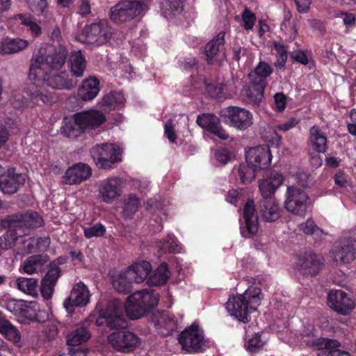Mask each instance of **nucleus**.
I'll return each instance as SVG.
<instances>
[{"mask_svg":"<svg viewBox=\"0 0 356 356\" xmlns=\"http://www.w3.org/2000/svg\"><path fill=\"white\" fill-rule=\"evenodd\" d=\"M145 314H149L148 319L163 335L177 329L178 322L173 313H99L95 323L97 326H106L111 330L122 329L109 334L108 341L116 350L131 353L140 345V339L134 332L125 330L128 320L140 319Z\"/></svg>","mask_w":356,"mask_h":356,"instance_id":"1","label":"nucleus"},{"mask_svg":"<svg viewBox=\"0 0 356 356\" xmlns=\"http://www.w3.org/2000/svg\"><path fill=\"white\" fill-rule=\"evenodd\" d=\"M30 81H32V84L27 92L31 101L38 105L50 104L53 102V97L44 92L42 87L45 85L56 90H71L76 85L65 72L59 74L42 72V75H39L37 79Z\"/></svg>","mask_w":356,"mask_h":356,"instance_id":"2","label":"nucleus"},{"mask_svg":"<svg viewBox=\"0 0 356 356\" xmlns=\"http://www.w3.org/2000/svg\"><path fill=\"white\" fill-rule=\"evenodd\" d=\"M68 52L64 46L50 47L47 54L42 50L38 54H34L31 60L29 68V79H35L39 75H42L45 68L52 70L60 69L66 62Z\"/></svg>","mask_w":356,"mask_h":356,"instance_id":"3","label":"nucleus"},{"mask_svg":"<svg viewBox=\"0 0 356 356\" xmlns=\"http://www.w3.org/2000/svg\"><path fill=\"white\" fill-rule=\"evenodd\" d=\"M147 10V6L144 1L123 0L110 8L109 17L115 24H122L143 16Z\"/></svg>","mask_w":356,"mask_h":356,"instance_id":"4","label":"nucleus"},{"mask_svg":"<svg viewBox=\"0 0 356 356\" xmlns=\"http://www.w3.org/2000/svg\"><path fill=\"white\" fill-rule=\"evenodd\" d=\"M178 339L182 349L191 354L204 353L209 347V341L197 321L185 328L179 334Z\"/></svg>","mask_w":356,"mask_h":356,"instance_id":"5","label":"nucleus"},{"mask_svg":"<svg viewBox=\"0 0 356 356\" xmlns=\"http://www.w3.org/2000/svg\"><path fill=\"white\" fill-rule=\"evenodd\" d=\"M263 298L260 288L250 286L243 294L230 296L226 309L227 312H255Z\"/></svg>","mask_w":356,"mask_h":356,"instance_id":"6","label":"nucleus"},{"mask_svg":"<svg viewBox=\"0 0 356 356\" xmlns=\"http://www.w3.org/2000/svg\"><path fill=\"white\" fill-rule=\"evenodd\" d=\"M42 217L36 211L29 210L8 216L2 220V225L8 229H18L24 235L26 231L36 229L43 225Z\"/></svg>","mask_w":356,"mask_h":356,"instance_id":"7","label":"nucleus"},{"mask_svg":"<svg viewBox=\"0 0 356 356\" xmlns=\"http://www.w3.org/2000/svg\"><path fill=\"white\" fill-rule=\"evenodd\" d=\"M90 154L97 166L103 169H110L121 161V149L114 144L97 145L91 149Z\"/></svg>","mask_w":356,"mask_h":356,"instance_id":"8","label":"nucleus"},{"mask_svg":"<svg viewBox=\"0 0 356 356\" xmlns=\"http://www.w3.org/2000/svg\"><path fill=\"white\" fill-rule=\"evenodd\" d=\"M309 200L308 195L302 189L288 186L284 207L290 213L303 216L307 211Z\"/></svg>","mask_w":356,"mask_h":356,"instance_id":"9","label":"nucleus"},{"mask_svg":"<svg viewBox=\"0 0 356 356\" xmlns=\"http://www.w3.org/2000/svg\"><path fill=\"white\" fill-rule=\"evenodd\" d=\"M83 34L87 43L99 46L108 42L112 33L108 21L101 19L86 25Z\"/></svg>","mask_w":356,"mask_h":356,"instance_id":"10","label":"nucleus"},{"mask_svg":"<svg viewBox=\"0 0 356 356\" xmlns=\"http://www.w3.org/2000/svg\"><path fill=\"white\" fill-rule=\"evenodd\" d=\"M226 115L227 123L238 130H246L253 124L252 113L244 108L230 106L227 108Z\"/></svg>","mask_w":356,"mask_h":356,"instance_id":"11","label":"nucleus"},{"mask_svg":"<svg viewBox=\"0 0 356 356\" xmlns=\"http://www.w3.org/2000/svg\"><path fill=\"white\" fill-rule=\"evenodd\" d=\"M225 35V32H220L206 44L204 54L208 64L211 65L214 63H218L220 65L222 61L225 58L224 49Z\"/></svg>","mask_w":356,"mask_h":356,"instance_id":"12","label":"nucleus"},{"mask_svg":"<svg viewBox=\"0 0 356 356\" xmlns=\"http://www.w3.org/2000/svg\"><path fill=\"white\" fill-rule=\"evenodd\" d=\"M247 163L257 170L267 167L271 162L272 155L269 146L261 145L251 148L246 152Z\"/></svg>","mask_w":356,"mask_h":356,"instance_id":"13","label":"nucleus"},{"mask_svg":"<svg viewBox=\"0 0 356 356\" xmlns=\"http://www.w3.org/2000/svg\"><path fill=\"white\" fill-rule=\"evenodd\" d=\"M90 300V294L86 286L81 282L75 284L67 298L63 306L67 311L74 310L76 307L86 306Z\"/></svg>","mask_w":356,"mask_h":356,"instance_id":"14","label":"nucleus"},{"mask_svg":"<svg viewBox=\"0 0 356 356\" xmlns=\"http://www.w3.org/2000/svg\"><path fill=\"white\" fill-rule=\"evenodd\" d=\"M297 265L298 270L303 275L315 276L323 265V258L312 252L305 253L299 258Z\"/></svg>","mask_w":356,"mask_h":356,"instance_id":"15","label":"nucleus"},{"mask_svg":"<svg viewBox=\"0 0 356 356\" xmlns=\"http://www.w3.org/2000/svg\"><path fill=\"white\" fill-rule=\"evenodd\" d=\"M259 215L252 200H248L243 209L245 225L241 227V232L243 237L250 238L258 230L257 219Z\"/></svg>","mask_w":356,"mask_h":356,"instance_id":"16","label":"nucleus"},{"mask_svg":"<svg viewBox=\"0 0 356 356\" xmlns=\"http://www.w3.org/2000/svg\"><path fill=\"white\" fill-rule=\"evenodd\" d=\"M327 304L334 312H348L355 308V301L341 290H332L327 294Z\"/></svg>","mask_w":356,"mask_h":356,"instance_id":"17","label":"nucleus"},{"mask_svg":"<svg viewBox=\"0 0 356 356\" xmlns=\"http://www.w3.org/2000/svg\"><path fill=\"white\" fill-rule=\"evenodd\" d=\"M25 182V177L15 170L8 169V171L0 176V188L5 194L15 193L20 186Z\"/></svg>","mask_w":356,"mask_h":356,"instance_id":"18","label":"nucleus"},{"mask_svg":"<svg viewBox=\"0 0 356 356\" xmlns=\"http://www.w3.org/2000/svg\"><path fill=\"white\" fill-rule=\"evenodd\" d=\"M280 209L275 198L260 199L257 203V213L266 222H273L280 216Z\"/></svg>","mask_w":356,"mask_h":356,"instance_id":"19","label":"nucleus"},{"mask_svg":"<svg viewBox=\"0 0 356 356\" xmlns=\"http://www.w3.org/2000/svg\"><path fill=\"white\" fill-rule=\"evenodd\" d=\"M120 179L110 177L103 180L99 184V191L103 202L111 203L120 195Z\"/></svg>","mask_w":356,"mask_h":356,"instance_id":"20","label":"nucleus"},{"mask_svg":"<svg viewBox=\"0 0 356 356\" xmlns=\"http://www.w3.org/2000/svg\"><path fill=\"white\" fill-rule=\"evenodd\" d=\"M92 170L86 164L78 163L68 168L65 174L66 184H76L86 180L91 176Z\"/></svg>","mask_w":356,"mask_h":356,"instance_id":"21","label":"nucleus"},{"mask_svg":"<svg viewBox=\"0 0 356 356\" xmlns=\"http://www.w3.org/2000/svg\"><path fill=\"white\" fill-rule=\"evenodd\" d=\"M105 120V115L99 111H89L76 114V121L84 129L97 127Z\"/></svg>","mask_w":356,"mask_h":356,"instance_id":"22","label":"nucleus"},{"mask_svg":"<svg viewBox=\"0 0 356 356\" xmlns=\"http://www.w3.org/2000/svg\"><path fill=\"white\" fill-rule=\"evenodd\" d=\"M317 350H326L325 356H350V353L339 349L341 343L336 339L321 337L313 342Z\"/></svg>","mask_w":356,"mask_h":356,"instance_id":"23","label":"nucleus"},{"mask_svg":"<svg viewBox=\"0 0 356 356\" xmlns=\"http://www.w3.org/2000/svg\"><path fill=\"white\" fill-rule=\"evenodd\" d=\"M152 270L149 262L141 261L129 266L126 270L127 277L134 283L139 284L145 281Z\"/></svg>","mask_w":356,"mask_h":356,"instance_id":"24","label":"nucleus"},{"mask_svg":"<svg viewBox=\"0 0 356 356\" xmlns=\"http://www.w3.org/2000/svg\"><path fill=\"white\" fill-rule=\"evenodd\" d=\"M249 80V84L243 89L242 94L247 97L249 102L259 104L264 97V90L266 85L262 81L259 82V80Z\"/></svg>","mask_w":356,"mask_h":356,"instance_id":"25","label":"nucleus"},{"mask_svg":"<svg viewBox=\"0 0 356 356\" xmlns=\"http://www.w3.org/2000/svg\"><path fill=\"white\" fill-rule=\"evenodd\" d=\"M49 257L47 255L35 254L29 257L22 264L24 273L31 275L35 273L42 272L47 266Z\"/></svg>","mask_w":356,"mask_h":356,"instance_id":"26","label":"nucleus"},{"mask_svg":"<svg viewBox=\"0 0 356 356\" xmlns=\"http://www.w3.org/2000/svg\"><path fill=\"white\" fill-rule=\"evenodd\" d=\"M333 262L336 266L348 264L355 258V250L353 245L346 244L341 246H335L332 251Z\"/></svg>","mask_w":356,"mask_h":356,"instance_id":"27","label":"nucleus"},{"mask_svg":"<svg viewBox=\"0 0 356 356\" xmlns=\"http://www.w3.org/2000/svg\"><path fill=\"white\" fill-rule=\"evenodd\" d=\"M99 82L96 78H90L83 81L78 90V96L83 101L93 99L99 92Z\"/></svg>","mask_w":356,"mask_h":356,"instance_id":"28","label":"nucleus"},{"mask_svg":"<svg viewBox=\"0 0 356 356\" xmlns=\"http://www.w3.org/2000/svg\"><path fill=\"white\" fill-rule=\"evenodd\" d=\"M29 45V41L19 38H3L0 42V52L11 54L25 49Z\"/></svg>","mask_w":356,"mask_h":356,"instance_id":"29","label":"nucleus"},{"mask_svg":"<svg viewBox=\"0 0 356 356\" xmlns=\"http://www.w3.org/2000/svg\"><path fill=\"white\" fill-rule=\"evenodd\" d=\"M327 137L321 131L318 126H313L309 129V142L312 149L318 153H324L327 149Z\"/></svg>","mask_w":356,"mask_h":356,"instance_id":"30","label":"nucleus"},{"mask_svg":"<svg viewBox=\"0 0 356 356\" xmlns=\"http://www.w3.org/2000/svg\"><path fill=\"white\" fill-rule=\"evenodd\" d=\"M90 337L91 334L87 328L79 327L67 334V343L72 346L71 348H76L77 351H83L79 345L87 341Z\"/></svg>","mask_w":356,"mask_h":356,"instance_id":"31","label":"nucleus"},{"mask_svg":"<svg viewBox=\"0 0 356 356\" xmlns=\"http://www.w3.org/2000/svg\"><path fill=\"white\" fill-rule=\"evenodd\" d=\"M69 63L72 74L76 77H81L86 67V61L81 51L71 53Z\"/></svg>","mask_w":356,"mask_h":356,"instance_id":"32","label":"nucleus"},{"mask_svg":"<svg viewBox=\"0 0 356 356\" xmlns=\"http://www.w3.org/2000/svg\"><path fill=\"white\" fill-rule=\"evenodd\" d=\"M0 334L13 343H18L21 340L19 331L3 317H0Z\"/></svg>","mask_w":356,"mask_h":356,"instance_id":"33","label":"nucleus"},{"mask_svg":"<svg viewBox=\"0 0 356 356\" xmlns=\"http://www.w3.org/2000/svg\"><path fill=\"white\" fill-rule=\"evenodd\" d=\"M170 277L167 264H161L147 280L149 286H161L166 283Z\"/></svg>","mask_w":356,"mask_h":356,"instance_id":"34","label":"nucleus"},{"mask_svg":"<svg viewBox=\"0 0 356 356\" xmlns=\"http://www.w3.org/2000/svg\"><path fill=\"white\" fill-rule=\"evenodd\" d=\"M261 337V333L260 332L254 333L251 335L246 334L244 344L246 350L250 353H259L266 343L265 341H262Z\"/></svg>","mask_w":356,"mask_h":356,"instance_id":"35","label":"nucleus"},{"mask_svg":"<svg viewBox=\"0 0 356 356\" xmlns=\"http://www.w3.org/2000/svg\"><path fill=\"white\" fill-rule=\"evenodd\" d=\"M24 236L18 229H8V230L0 237V246L3 250L11 249L16 241Z\"/></svg>","mask_w":356,"mask_h":356,"instance_id":"36","label":"nucleus"},{"mask_svg":"<svg viewBox=\"0 0 356 356\" xmlns=\"http://www.w3.org/2000/svg\"><path fill=\"white\" fill-rule=\"evenodd\" d=\"M273 72L272 67L265 62H260L254 70L250 72L248 74L249 79L259 80L265 82L267 85L266 78L269 76Z\"/></svg>","mask_w":356,"mask_h":356,"instance_id":"37","label":"nucleus"},{"mask_svg":"<svg viewBox=\"0 0 356 356\" xmlns=\"http://www.w3.org/2000/svg\"><path fill=\"white\" fill-rule=\"evenodd\" d=\"M123 204L122 213L126 218H131L140 206L139 199L134 195H129L125 197Z\"/></svg>","mask_w":356,"mask_h":356,"instance_id":"38","label":"nucleus"},{"mask_svg":"<svg viewBox=\"0 0 356 356\" xmlns=\"http://www.w3.org/2000/svg\"><path fill=\"white\" fill-rule=\"evenodd\" d=\"M132 283L134 282L127 277V273L124 271L113 279L112 285L118 293L127 294L132 291Z\"/></svg>","mask_w":356,"mask_h":356,"instance_id":"39","label":"nucleus"},{"mask_svg":"<svg viewBox=\"0 0 356 356\" xmlns=\"http://www.w3.org/2000/svg\"><path fill=\"white\" fill-rule=\"evenodd\" d=\"M144 290L138 291L129 296L126 302V312H142Z\"/></svg>","mask_w":356,"mask_h":356,"instance_id":"40","label":"nucleus"},{"mask_svg":"<svg viewBox=\"0 0 356 356\" xmlns=\"http://www.w3.org/2000/svg\"><path fill=\"white\" fill-rule=\"evenodd\" d=\"M19 321L24 324H29L31 322L43 323L47 321L49 314L53 313H17Z\"/></svg>","mask_w":356,"mask_h":356,"instance_id":"41","label":"nucleus"},{"mask_svg":"<svg viewBox=\"0 0 356 356\" xmlns=\"http://www.w3.org/2000/svg\"><path fill=\"white\" fill-rule=\"evenodd\" d=\"M184 1L185 0H162L161 8L166 16L175 15L182 10Z\"/></svg>","mask_w":356,"mask_h":356,"instance_id":"42","label":"nucleus"},{"mask_svg":"<svg viewBox=\"0 0 356 356\" xmlns=\"http://www.w3.org/2000/svg\"><path fill=\"white\" fill-rule=\"evenodd\" d=\"M124 98L122 93L111 92L105 95L102 101V105L108 106L114 109L120 108L124 105Z\"/></svg>","mask_w":356,"mask_h":356,"instance_id":"43","label":"nucleus"},{"mask_svg":"<svg viewBox=\"0 0 356 356\" xmlns=\"http://www.w3.org/2000/svg\"><path fill=\"white\" fill-rule=\"evenodd\" d=\"M257 170L247 163H241L238 168V177L241 183H250L255 178Z\"/></svg>","mask_w":356,"mask_h":356,"instance_id":"44","label":"nucleus"},{"mask_svg":"<svg viewBox=\"0 0 356 356\" xmlns=\"http://www.w3.org/2000/svg\"><path fill=\"white\" fill-rule=\"evenodd\" d=\"M299 229L305 234L312 236L314 239L320 238L323 234V230L318 227L312 219H307L299 225Z\"/></svg>","mask_w":356,"mask_h":356,"instance_id":"45","label":"nucleus"},{"mask_svg":"<svg viewBox=\"0 0 356 356\" xmlns=\"http://www.w3.org/2000/svg\"><path fill=\"white\" fill-rule=\"evenodd\" d=\"M219 121L220 120L217 116L209 113L199 115L196 120L200 127L206 129L209 132L215 129L216 124H219Z\"/></svg>","mask_w":356,"mask_h":356,"instance_id":"46","label":"nucleus"},{"mask_svg":"<svg viewBox=\"0 0 356 356\" xmlns=\"http://www.w3.org/2000/svg\"><path fill=\"white\" fill-rule=\"evenodd\" d=\"M16 283L18 289L26 293L31 295L36 292L38 281L35 279L19 277Z\"/></svg>","mask_w":356,"mask_h":356,"instance_id":"47","label":"nucleus"},{"mask_svg":"<svg viewBox=\"0 0 356 356\" xmlns=\"http://www.w3.org/2000/svg\"><path fill=\"white\" fill-rule=\"evenodd\" d=\"M159 248V250L164 253H177L180 251L181 249L175 236L172 234L168 235L167 239L160 243Z\"/></svg>","mask_w":356,"mask_h":356,"instance_id":"48","label":"nucleus"},{"mask_svg":"<svg viewBox=\"0 0 356 356\" xmlns=\"http://www.w3.org/2000/svg\"><path fill=\"white\" fill-rule=\"evenodd\" d=\"M143 308L142 312H149V309L154 307L159 302L158 293L154 291L144 290Z\"/></svg>","mask_w":356,"mask_h":356,"instance_id":"49","label":"nucleus"},{"mask_svg":"<svg viewBox=\"0 0 356 356\" xmlns=\"http://www.w3.org/2000/svg\"><path fill=\"white\" fill-rule=\"evenodd\" d=\"M83 129L84 128L81 127L78 122L76 121L75 117L74 122H70L65 124L63 127V133L68 138H76L81 134Z\"/></svg>","mask_w":356,"mask_h":356,"instance_id":"50","label":"nucleus"},{"mask_svg":"<svg viewBox=\"0 0 356 356\" xmlns=\"http://www.w3.org/2000/svg\"><path fill=\"white\" fill-rule=\"evenodd\" d=\"M259 187L261 195V199L275 198L274 193L279 188L278 186H274L272 182H269L265 179H262L259 182Z\"/></svg>","mask_w":356,"mask_h":356,"instance_id":"51","label":"nucleus"},{"mask_svg":"<svg viewBox=\"0 0 356 356\" xmlns=\"http://www.w3.org/2000/svg\"><path fill=\"white\" fill-rule=\"evenodd\" d=\"M84 236L87 238L102 236L106 232L105 227L101 223L86 226L83 228Z\"/></svg>","mask_w":356,"mask_h":356,"instance_id":"52","label":"nucleus"},{"mask_svg":"<svg viewBox=\"0 0 356 356\" xmlns=\"http://www.w3.org/2000/svg\"><path fill=\"white\" fill-rule=\"evenodd\" d=\"M30 9L37 15H42L48 8L47 0H26Z\"/></svg>","mask_w":356,"mask_h":356,"instance_id":"53","label":"nucleus"},{"mask_svg":"<svg viewBox=\"0 0 356 356\" xmlns=\"http://www.w3.org/2000/svg\"><path fill=\"white\" fill-rule=\"evenodd\" d=\"M265 179L272 182L275 186L280 187L283 181V176L277 171L272 169H268L265 171Z\"/></svg>","mask_w":356,"mask_h":356,"instance_id":"54","label":"nucleus"},{"mask_svg":"<svg viewBox=\"0 0 356 356\" xmlns=\"http://www.w3.org/2000/svg\"><path fill=\"white\" fill-rule=\"evenodd\" d=\"M124 309H126V303L118 298H112L107 301L104 312H122Z\"/></svg>","mask_w":356,"mask_h":356,"instance_id":"55","label":"nucleus"},{"mask_svg":"<svg viewBox=\"0 0 356 356\" xmlns=\"http://www.w3.org/2000/svg\"><path fill=\"white\" fill-rule=\"evenodd\" d=\"M60 273L61 269L60 267L56 266H51L42 280L56 285V283L60 275Z\"/></svg>","mask_w":356,"mask_h":356,"instance_id":"56","label":"nucleus"},{"mask_svg":"<svg viewBox=\"0 0 356 356\" xmlns=\"http://www.w3.org/2000/svg\"><path fill=\"white\" fill-rule=\"evenodd\" d=\"M242 19L244 22V27L247 30L252 29L254 26L256 17L253 13L245 9L242 14Z\"/></svg>","mask_w":356,"mask_h":356,"instance_id":"57","label":"nucleus"},{"mask_svg":"<svg viewBox=\"0 0 356 356\" xmlns=\"http://www.w3.org/2000/svg\"><path fill=\"white\" fill-rule=\"evenodd\" d=\"M54 286L55 284L47 282L44 280H42L40 291L41 295L44 299L49 300L51 298L54 293Z\"/></svg>","mask_w":356,"mask_h":356,"instance_id":"58","label":"nucleus"},{"mask_svg":"<svg viewBox=\"0 0 356 356\" xmlns=\"http://www.w3.org/2000/svg\"><path fill=\"white\" fill-rule=\"evenodd\" d=\"M35 240L37 244V248L38 252L46 251L51 243V239L49 236L44 237H35Z\"/></svg>","mask_w":356,"mask_h":356,"instance_id":"59","label":"nucleus"},{"mask_svg":"<svg viewBox=\"0 0 356 356\" xmlns=\"http://www.w3.org/2000/svg\"><path fill=\"white\" fill-rule=\"evenodd\" d=\"M165 135L171 143H175L177 136L174 131V125L172 120H168L165 124Z\"/></svg>","mask_w":356,"mask_h":356,"instance_id":"60","label":"nucleus"},{"mask_svg":"<svg viewBox=\"0 0 356 356\" xmlns=\"http://www.w3.org/2000/svg\"><path fill=\"white\" fill-rule=\"evenodd\" d=\"M243 197L241 193L236 189L229 190L226 195V200L233 204H236Z\"/></svg>","mask_w":356,"mask_h":356,"instance_id":"61","label":"nucleus"},{"mask_svg":"<svg viewBox=\"0 0 356 356\" xmlns=\"http://www.w3.org/2000/svg\"><path fill=\"white\" fill-rule=\"evenodd\" d=\"M216 159L222 164H226L232 159L230 152L226 149H220L216 153Z\"/></svg>","mask_w":356,"mask_h":356,"instance_id":"62","label":"nucleus"},{"mask_svg":"<svg viewBox=\"0 0 356 356\" xmlns=\"http://www.w3.org/2000/svg\"><path fill=\"white\" fill-rule=\"evenodd\" d=\"M334 181L337 185L342 188H346L349 184L348 177L341 172L335 174Z\"/></svg>","mask_w":356,"mask_h":356,"instance_id":"63","label":"nucleus"},{"mask_svg":"<svg viewBox=\"0 0 356 356\" xmlns=\"http://www.w3.org/2000/svg\"><path fill=\"white\" fill-rule=\"evenodd\" d=\"M298 120L296 118H291L289 119L286 122H285L281 124H278L277 126V129L280 131H287L289 129L294 127L298 124Z\"/></svg>","mask_w":356,"mask_h":356,"instance_id":"64","label":"nucleus"}]
</instances>
